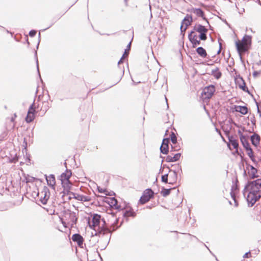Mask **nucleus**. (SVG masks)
Masks as SVG:
<instances>
[{
	"mask_svg": "<svg viewBox=\"0 0 261 261\" xmlns=\"http://www.w3.org/2000/svg\"><path fill=\"white\" fill-rule=\"evenodd\" d=\"M243 194L248 206H253L261 198V178L248 180L244 187Z\"/></svg>",
	"mask_w": 261,
	"mask_h": 261,
	"instance_id": "obj_1",
	"label": "nucleus"
},
{
	"mask_svg": "<svg viewBox=\"0 0 261 261\" xmlns=\"http://www.w3.org/2000/svg\"><path fill=\"white\" fill-rule=\"evenodd\" d=\"M251 36L245 35L241 41H236V46L237 51L241 57V53H245L250 49L251 45Z\"/></svg>",
	"mask_w": 261,
	"mask_h": 261,
	"instance_id": "obj_2",
	"label": "nucleus"
},
{
	"mask_svg": "<svg viewBox=\"0 0 261 261\" xmlns=\"http://www.w3.org/2000/svg\"><path fill=\"white\" fill-rule=\"evenodd\" d=\"M207 32L208 30L205 26L200 24H196L189 34L191 35H197L196 32H197L199 33V39L203 41H205L207 38Z\"/></svg>",
	"mask_w": 261,
	"mask_h": 261,
	"instance_id": "obj_3",
	"label": "nucleus"
},
{
	"mask_svg": "<svg viewBox=\"0 0 261 261\" xmlns=\"http://www.w3.org/2000/svg\"><path fill=\"white\" fill-rule=\"evenodd\" d=\"M154 193L151 189L148 188L143 193L139 200V203L144 204L154 197Z\"/></svg>",
	"mask_w": 261,
	"mask_h": 261,
	"instance_id": "obj_4",
	"label": "nucleus"
},
{
	"mask_svg": "<svg viewBox=\"0 0 261 261\" xmlns=\"http://www.w3.org/2000/svg\"><path fill=\"white\" fill-rule=\"evenodd\" d=\"M64 217L66 220H67L72 227L75 225L77 221V217L76 216V213L72 212L69 210L64 211Z\"/></svg>",
	"mask_w": 261,
	"mask_h": 261,
	"instance_id": "obj_5",
	"label": "nucleus"
},
{
	"mask_svg": "<svg viewBox=\"0 0 261 261\" xmlns=\"http://www.w3.org/2000/svg\"><path fill=\"white\" fill-rule=\"evenodd\" d=\"M215 91V87L211 85L205 87L201 93V96L203 99H209L213 95Z\"/></svg>",
	"mask_w": 261,
	"mask_h": 261,
	"instance_id": "obj_6",
	"label": "nucleus"
},
{
	"mask_svg": "<svg viewBox=\"0 0 261 261\" xmlns=\"http://www.w3.org/2000/svg\"><path fill=\"white\" fill-rule=\"evenodd\" d=\"M103 224L101 226L98 227V232L95 233V236H103L111 232V229L107 226L106 221L104 218L101 219Z\"/></svg>",
	"mask_w": 261,
	"mask_h": 261,
	"instance_id": "obj_7",
	"label": "nucleus"
},
{
	"mask_svg": "<svg viewBox=\"0 0 261 261\" xmlns=\"http://www.w3.org/2000/svg\"><path fill=\"white\" fill-rule=\"evenodd\" d=\"M100 215L97 214H94L92 218V225H91L90 222H89L90 227H93V229H94L96 232L98 231V227L100 226Z\"/></svg>",
	"mask_w": 261,
	"mask_h": 261,
	"instance_id": "obj_8",
	"label": "nucleus"
},
{
	"mask_svg": "<svg viewBox=\"0 0 261 261\" xmlns=\"http://www.w3.org/2000/svg\"><path fill=\"white\" fill-rule=\"evenodd\" d=\"M39 195H41L40 201L43 204H46L49 197L50 192L48 188L46 186H44L43 190Z\"/></svg>",
	"mask_w": 261,
	"mask_h": 261,
	"instance_id": "obj_9",
	"label": "nucleus"
},
{
	"mask_svg": "<svg viewBox=\"0 0 261 261\" xmlns=\"http://www.w3.org/2000/svg\"><path fill=\"white\" fill-rule=\"evenodd\" d=\"M106 202L108 204L110 207L114 208L119 211L122 210L121 208V206L117 204V200L115 197L108 198Z\"/></svg>",
	"mask_w": 261,
	"mask_h": 261,
	"instance_id": "obj_10",
	"label": "nucleus"
},
{
	"mask_svg": "<svg viewBox=\"0 0 261 261\" xmlns=\"http://www.w3.org/2000/svg\"><path fill=\"white\" fill-rule=\"evenodd\" d=\"M247 168H250V170L248 171V174L249 176V179H254L258 177L257 173V169L254 167L252 165L246 164Z\"/></svg>",
	"mask_w": 261,
	"mask_h": 261,
	"instance_id": "obj_11",
	"label": "nucleus"
},
{
	"mask_svg": "<svg viewBox=\"0 0 261 261\" xmlns=\"http://www.w3.org/2000/svg\"><path fill=\"white\" fill-rule=\"evenodd\" d=\"M71 239L73 242L77 243L79 247L83 248V242L84 239L80 233L73 234L72 236Z\"/></svg>",
	"mask_w": 261,
	"mask_h": 261,
	"instance_id": "obj_12",
	"label": "nucleus"
},
{
	"mask_svg": "<svg viewBox=\"0 0 261 261\" xmlns=\"http://www.w3.org/2000/svg\"><path fill=\"white\" fill-rule=\"evenodd\" d=\"M188 39L190 42L192 44V47L193 48H195L197 46L200 45L201 44V40L200 39L199 40L197 39V35H191L188 34Z\"/></svg>",
	"mask_w": 261,
	"mask_h": 261,
	"instance_id": "obj_13",
	"label": "nucleus"
},
{
	"mask_svg": "<svg viewBox=\"0 0 261 261\" xmlns=\"http://www.w3.org/2000/svg\"><path fill=\"white\" fill-rule=\"evenodd\" d=\"M169 172L172 173V174H171L170 175V181L169 182V184L170 185H174L175 184L177 180L178 176L177 173L178 171H177L176 170H172V169H169Z\"/></svg>",
	"mask_w": 261,
	"mask_h": 261,
	"instance_id": "obj_14",
	"label": "nucleus"
},
{
	"mask_svg": "<svg viewBox=\"0 0 261 261\" xmlns=\"http://www.w3.org/2000/svg\"><path fill=\"white\" fill-rule=\"evenodd\" d=\"M193 21V18L191 15L187 14L181 22V24L182 27L185 25V30H187L188 27L190 25Z\"/></svg>",
	"mask_w": 261,
	"mask_h": 261,
	"instance_id": "obj_15",
	"label": "nucleus"
},
{
	"mask_svg": "<svg viewBox=\"0 0 261 261\" xmlns=\"http://www.w3.org/2000/svg\"><path fill=\"white\" fill-rule=\"evenodd\" d=\"M45 178L47 185L54 189L56 184V179L55 175L54 174H50L47 176L46 175H45Z\"/></svg>",
	"mask_w": 261,
	"mask_h": 261,
	"instance_id": "obj_16",
	"label": "nucleus"
},
{
	"mask_svg": "<svg viewBox=\"0 0 261 261\" xmlns=\"http://www.w3.org/2000/svg\"><path fill=\"white\" fill-rule=\"evenodd\" d=\"M190 12L198 17H202L204 20H207L206 18L204 17V13L203 11L200 8H192L191 9ZM206 21L208 23V21Z\"/></svg>",
	"mask_w": 261,
	"mask_h": 261,
	"instance_id": "obj_17",
	"label": "nucleus"
},
{
	"mask_svg": "<svg viewBox=\"0 0 261 261\" xmlns=\"http://www.w3.org/2000/svg\"><path fill=\"white\" fill-rule=\"evenodd\" d=\"M251 143L253 145L257 147L260 143V137L257 134L254 133L250 137Z\"/></svg>",
	"mask_w": 261,
	"mask_h": 261,
	"instance_id": "obj_18",
	"label": "nucleus"
},
{
	"mask_svg": "<svg viewBox=\"0 0 261 261\" xmlns=\"http://www.w3.org/2000/svg\"><path fill=\"white\" fill-rule=\"evenodd\" d=\"M239 180L237 178V177H236V179L234 181L232 182V185L231 187V192H230V195H231V194H234V195H236L237 193V192L239 190Z\"/></svg>",
	"mask_w": 261,
	"mask_h": 261,
	"instance_id": "obj_19",
	"label": "nucleus"
},
{
	"mask_svg": "<svg viewBox=\"0 0 261 261\" xmlns=\"http://www.w3.org/2000/svg\"><path fill=\"white\" fill-rule=\"evenodd\" d=\"M71 175V171L67 169L65 172L61 174V179H63V180H66V182H68V181H70L69 178Z\"/></svg>",
	"mask_w": 261,
	"mask_h": 261,
	"instance_id": "obj_20",
	"label": "nucleus"
},
{
	"mask_svg": "<svg viewBox=\"0 0 261 261\" xmlns=\"http://www.w3.org/2000/svg\"><path fill=\"white\" fill-rule=\"evenodd\" d=\"M228 140L229 143L231 144V145L233 146V148L236 149V152H238V147H239V143L238 141L234 139L233 136L228 137Z\"/></svg>",
	"mask_w": 261,
	"mask_h": 261,
	"instance_id": "obj_21",
	"label": "nucleus"
},
{
	"mask_svg": "<svg viewBox=\"0 0 261 261\" xmlns=\"http://www.w3.org/2000/svg\"><path fill=\"white\" fill-rule=\"evenodd\" d=\"M61 180L62 187L64 188V191H66V192H64V194H65L68 191H69L72 184L70 181H68V182H66V180H63V179H61Z\"/></svg>",
	"mask_w": 261,
	"mask_h": 261,
	"instance_id": "obj_22",
	"label": "nucleus"
},
{
	"mask_svg": "<svg viewBox=\"0 0 261 261\" xmlns=\"http://www.w3.org/2000/svg\"><path fill=\"white\" fill-rule=\"evenodd\" d=\"M196 53L202 58H205L207 54L206 50L202 47H198L196 49Z\"/></svg>",
	"mask_w": 261,
	"mask_h": 261,
	"instance_id": "obj_23",
	"label": "nucleus"
},
{
	"mask_svg": "<svg viewBox=\"0 0 261 261\" xmlns=\"http://www.w3.org/2000/svg\"><path fill=\"white\" fill-rule=\"evenodd\" d=\"M237 76L239 77V80L241 81V83H242V85H241V84L239 85V88L241 89H242V90H243L244 91L249 93V92L248 89L247 87L246 86V83H245L244 80H243V77H241L240 75V74L237 75Z\"/></svg>",
	"mask_w": 261,
	"mask_h": 261,
	"instance_id": "obj_24",
	"label": "nucleus"
},
{
	"mask_svg": "<svg viewBox=\"0 0 261 261\" xmlns=\"http://www.w3.org/2000/svg\"><path fill=\"white\" fill-rule=\"evenodd\" d=\"M136 213L133 211V210L130 208L128 210H126L123 214V216L124 218H127L128 217H135L136 216Z\"/></svg>",
	"mask_w": 261,
	"mask_h": 261,
	"instance_id": "obj_25",
	"label": "nucleus"
},
{
	"mask_svg": "<svg viewBox=\"0 0 261 261\" xmlns=\"http://www.w3.org/2000/svg\"><path fill=\"white\" fill-rule=\"evenodd\" d=\"M236 111L243 115H245L248 113V108L246 106H239L236 108Z\"/></svg>",
	"mask_w": 261,
	"mask_h": 261,
	"instance_id": "obj_26",
	"label": "nucleus"
},
{
	"mask_svg": "<svg viewBox=\"0 0 261 261\" xmlns=\"http://www.w3.org/2000/svg\"><path fill=\"white\" fill-rule=\"evenodd\" d=\"M212 74L216 79H220L222 75V73L219 71V68L218 67H216L212 70Z\"/></svg>",
	"mask_w": 261,
	"mask_h": 261,
	"instance_id": "obj_27",
	"label": "nucleus"
},
{
	"mask_svg": "<svg viewBox=\"0 0 261 261\" xmlns=\"http://www.w3.org/2000/svg\"><path fill=\"white\" fill-rule=\"evenodd\" d=\"M175 188L166 189L163 187L162 188L161 194L162 195L163 197H166L170 194L171 190L174 189Z\"/></svg>",
	"mask_w": 261,
	"mask_h": 261,
	"instance_id": "obj_28",
	"label": "nucleus"
},
{
	"mask_svg": "<svg viewBox=\"0 0 261 261\" xmlns=\"http://www.w3.org/2000/svg\"><path fill=\"white\" fill-rule=\"evenodd\" d=\"M75 199L82 201H89L90 200V198L88 196L79 194H77Z\"/></svg>",
	"mask_w": 261,
	"mask_h": 261,
	"instance_id": "obj_29",
	"label": "nucleus"
},
{
	"mask_svg": "<svg viewBox=\"0 0 261 261\" xmlns=\"http://www.w3.org/2000/svg\"><path fill=\"white\" fill-rule=\"evenodd\" d=\"M35 119V114L31 113V112L28 113L27 115L25 118V121L27 123H30L32 122Z\"/></svg>",
	"mask_w": 261,
	"mask_h": 261,
	"instance_id": "obj_30",
	"label": "nucleus"
},
{
	"mask_svg": "<svg viewBox=\"0 0 261 261\" xmlns=\"http://www.w3.org/2000/svg\"><path fill=\"white\" fill-rule=\"evenodd\" d=\"M241 142L245 149L250 147V145L246 137L240 140Z\"/></svg>",
	"mask_w": 261,
	"mask_h": 261,
	"instance_id": "obj_31",
	"label": "nucleus"
},
{
	"mask_svg": "<svg viewBox=\"0 0 261 261\" xmlns=\"http://www.w3.org/2000/svg\"><path fill=\"white\" fill-rule=\"evenodd\" d=\"M160 149L161 152L164 154H167L169 152V146L161 145Z\"/></svg>",
	"mask_w": 261,
	"mask_h": 261,
	"instance_id": "obj_32",
	"label": "nucleus"
},
{
	"mask_svg": "<svg viewBox=\"0 0 261 261\" xmlns=\"http://www.w3.org/2000/svg\"><path fill=\"white\" fill-rule=\"evenodd\" d=\"M170 139L173 145H176L177 143V137L176 134L174 132H172L170 136Z\"/></svg>",
	"mask_w": 261,
	"mask_h": 261,
	"instance_id": "obj_33",
	"label": "nucleus"
},
{
	"mask_svg": "<svg viewBox=\"0 0 261 261\" xmlns=\"http://www.w3.org/2000/svg\"><path fill=\"white\" fill-rule=\"evenodd\" d=\"M31 112V113H33L35 115L36 113V107L35 106L34 101L33 102V103L30 106L28 113Z\"/></svg>",
	"mask_w": 261,
	"mask_h": 261,
	"instance_id": "obj_34",
	"label": "nucleus"
},
{
	"mask_svg": "<svg viewBox=\"0 0 261 261\" xmlns=\"http://www.w3.org/2000/svg\"><path fill=\"white\" fill-rule=\"evenodd\" d=\"M130 47H131V41L129 42V43L127 44L126 46V48L125 49L124 53L123 55V57H127L129 54V51L130 50Z\"/></svg>",
	"mask_w": 261,
	"mask_h": 261,
	"instance_id": "obj_35",
	"label": "nucleus"
},
{
	"mask_svg": "<svg viewBox=\"0 0 261 261\" xmlns=\"http://www.w3.org/2000/svg\"><path fill=\"white\" fill-rule=\"evenodd\" d=\"M168 180V173H166L163 175L161 177V181L163 182H164L165 184H169Z\"/></svg>",
	"mask_w": 261,
	"mask_h": 261,
	"instance_id": "obj_36",
	"label": "nucleus"
},
{
	"mask_svg": "<svg viewBox=\"0 0 261 261\" xmlns=\"http://www.w3.org/2000/svg\"><path fill=\"white\" fill-rule=\"evenodd\" d=\"M180 149V146L179 144L176 143V145H171V151H178Z\"/></svg>",
	"mask_w": 261,
	"mask_h": 261,
	"instance_id": "obj_37",
	"label": "nucleus"
},
{
	"mask_svg": "<svg viewBox=\"0 0 261 261\" xmlns=\"http://www.w3.org/2000/svg\"><path fill=\"white\" fill-rule=\"evenodd\" d=\"M247 151V155L249 156L250 158H252L253 155V152L252 148L250 147L247 148V149H245Z\"/></svg>",
	"mask_w": 261,
	"mask_h": 261,
	"instance_id": "obj_38",
	"label": "nucleus"
},
{
	"mask_svg": "<svg viewBox=\"0 0 261 261\" xmlns=\"http://www.w3.org/2000/svg\"><path fill=\"white\" fill-rule=\"evenodd\" d=\"M67 195H69V199H71V198H73L75 199V197H76L77 195L70 191H68L66 193Z\"/></svg>",
	"mask_w": 261,
	"mask_h": 261,
	"instance_id": "obj_39",
	"label": "nucleus"
},
{
	"mask_svg": "<svg viewBox=\"0 0 261 261\" xmlns=\"http://www.w3.org/2000/svg\"><path fill=\"white\" fill-rule=\"evenodd\" d=\"M169 139L168 138H164L162 141V145L169 146Z\"/></svg>",
	"mask_w": 261,
	"mask_h": 261,
	"instance_id": "obj_40",
	"label": "nucleus"
},
{
	"mask_svg": "<svg viewBox=\"0 0 261 261\" xmlns=\"http://www.w3.org/2000/svg\"><path fill=\"white\" fill-rule=\"evenodd\" d=\"M181 156L180 153H177L174 155L173 156V160L174 162H176L178 161Z\"/></svg>",
	"mask_w": 261,
	"mask_h": 261,
	"instance_id": "obj_41",
	"label": "nucleus"
},
{
	"mask_svg": "<svg viewBox=\"0 0 261 261\" xmlns=\"http://www.w3.org/2000/svg\"><path fill=\"white\" fill-rule=\"evenodd\" d=\"M231 197L232 199L234 200V206H235V207H238V205H239V202H238V201L236 200V195H234V194H233L232 193V194H231Z\"/></svg>",
	"mask_w": 261,
	"mask_h": 261,
	"instance_id": "obj_42",
	"label": "nucleus"
},
{
	"mask_svg": "<svg viewBox=\"0 0 261 261\" xmlns=\"http://www.w3.org/2000/svg\"><path fill=\"white\" fill-rule=\"evenodd\" d=\"M166 161L167 162H174L173 156L171 155H168L166 157Z\"/></svg>",
	"mask_w": 261,
	"mask_h": 261,
	"instance_id": "obj_43",
	"label": "nucleus"
},
{
	"mask_svg": "<svg viewBox=\"0 0 261 261\" xmlns=\"http://www.w3.org/2000/svg\"><path fill=\"white\" fill-rule=\"evenodd\" d=\"M35 57L36 61L37 70L38 72V74H39V76H40V74L39 71L38 61L37 54L36 51H35Z\"/></svg>",
	"mask_w": 261,
	"mask_h": 261,
	"instance_id": "obj_44",
	"label": "nucleus"
},
{
	"mask_svg": "<svg viewBox=\"0 0 261 261\" xmlns=\"http://www.w3.org/2000/svg\"><path fill=\"white\" fill-rule=\"evenodd\" d=\"M250 121L253 126H255L256 120L254 115L250 117Z\"/></svg>",
	"mask_w": 261,
	"mask_h": 261,
	"instance_id": "obj_45",
	"label": "nucleus"
},
{
	"mask_svg": "<svg viewBox=\"0 0 261 261\" xmlns=\"http://www.w3.org/2000/svg\"><path fill=\"white\" fill-rule=\"evenodd\" d=\"M97 190L99 193H105L106 195H107V194L106 193L107 192V190L106 189H102V188H100V187H97Z\"/></svg>",
	"mask_w": 261,
	"mask_h": 261,
	"instance_id": "obj_46",
	"label": "nucleus"
},
{
	"mask_svg": "<svg viewBox=\"0 0 261 261\" xmlns=\"http://www.w3.org/2000/svg\"><path fill=\"white\" fill-rule=\"evenodd\" d=\"M36 31L34 30H32L29 32V36L31 37H34L36 34Z\"/></svg>",
	"mask_w": 261,
	"mask_h": 261,
	"instance_id": "obj_47",
	"label": "nucleus"
},
{
	"mask_svg": "<svg viewBox=\"0 0 261 261\" xmlns=\"http://www.w3.org/2000/svg\"><path fill=\"white\" fill-rule=\"evenodd\" d=\"M120 227L119 226H116V225H111V227L110 228L111 229V232L110 233H112V232L115 231L116 229H117L119 227Z\"/></svg>",
	"mask_w": 261,
	"mask_h": 261,
	"instance_id": "obj_48",
	"label": "nucleus"
},
{
	"mask_svg": "<svg viewBox=\"0 0 261 261\" xmlns=\"http://www.w3.org/2000/svg\"><path fill=\"white\" fill-rule=\"evenodd\" d=\"M260 74H261V70L260 71H254L253 72V76L254 77H256L258 75H259Z\"/></svg>",
	"mask_w": 261,
	"mask_h": 261,
	"instance_id": "obj_49",
	"label": "nucleus"
},
{
	"mask_svg": "<svg viewBox=\"0 0 261 261\" xmlns=\"http://www.w3.org/2000/svg\"><path fill=\"white\" fill-rule=\"evenodd\" d=\"M180 34L184 37L185 34V32L186 30H185V28H184V27H182V25H181L180 26Z\"/></svg>",
	"mask_w": 261,
	"mask_h": 261,
	"instance_id": "obj_50",
	"label": "nucleus"
},
{
	"mask_svg": "<svg viewBox=\"0 0 261 261\" xmlns=\"http://www.w3.org/2000/svg\"><path fill=\"white\" fill-rule=\"evenodd\" d=\"M172 166L173 167V166H174V165H172ZM175 167H177L178 170L177 171H178V173H179V174L182 173V169H181V166H180L179 164H178L177 165H175Z\"/></svg>",
	"mask_w": 261,
	"mask_h": 261,
	"instance_id": "obj_51",
	"label": "nucleus"
},
{
	"mask_svg": "<svg viewBox=\"0 0 261 261\" xmlns=\"http://www.w3.org/2000/svg\"><path fill=\"white\" fill-rule=\"evenodd\" d=\"M251 256L250 252L245 253L243 255V258H249Z\"/></svg>",
	"mask_w": 261,
	"mask_h": 261,
	"instance_id": "obj_52",
	"label": "nucleus"
},
{
	"mask_svg": "<svg viewBox=\"0 0 261 261\" xmlns=\"http://www.w3.org/2000/svg\"><path fill=\"white\" fill-rule=\"evenodd\" d=\"M238 134H239V136H240V140H241V139H243V138H244L246 137H245V136H244V135L242 133V132H241V131L240 130H238Z\"/></svg>",
	"mask_w": 261,
	"mask_h": 261,
	"instance_id": "obj_53",
	"label": "nucleus"
},
{
	"mask_svg": "<svg viewBox=\"0 0 261 261\" xmlns=\"http://www.w3.org/2000/svg\"><path fill=\"white\" fill-rule=\"evenodd\" d=\"M163 162H164V160H163H163H162V162H161V167H162V168H163V169H164V168H168V169H169H169H170L169 168V166H167V165L164 164V165H162Z\"/></svg>",
	"mask_w": 261,
	"mask_h": 261,
	"instance_id": "obj_54",
	"label": "nucleus"
},
{
	"mask_svg": "<svg viewBox=\"0 0 261 261\" xmlns=\"http://www.w3.org/2000/svg\"><path fill=\"white\" fill-rule=\"evenodd\" d=\"M126 58V57H123V56H122V57L121 58V59H120V60L118 62V65L123 62V58Z\"/></svg>",
	"mask_w": 261,
	"mask_h": 261,
	"instance_id": "obj_55",
	"label": "nucleus"
},
{
	"mask_svg": "<svg viewBox=\"0 0 261 261\" xmlns=\"http://www.w3.org/2000/svg\"><path fill=\"white\" fill-rule=\"evenodd\" d=\"M238 77L236 78V80L237 81V82L238 83V85L239 84L242 85V83H241V81L239 80V77L237 76Z\"/></svg>",
	"mask_w": 261,
	"mask_h": 261,
	"instance_id": "obj_56",
	"label": "nucleus"
},
{
	"mask_svg": "<svg viewBox=\"0 0 261 261\" xmlns=\"http://www.w3.org/2000/svg\"><path fill=\"white\" fill-rule=\"evenodd\" d=\"M252 158H250L251 159V160L255 164H257V162L256 161L255 158H254V156L253 155V157H251Z\"/></svg>",
	"mask_w": 261,
	"mask_h": 261,
	"instance_id": "obj_57",
	"label": "nucleus"
},
{
	"mask_svg": "<svg viewBox=\"0 0 261 261\" xmlns=\"http://www.w3.org/2000/svg\"><path fill=\"white\" fill-rule=\"evenodd\" d=\"M118 221H119L118 219H116L115 220V221L112 224V225H114L117 226V224L118 223Z\"/></svg>",
	"mask_w": 261,
	"mask_h": 261,
	"instance_id": "obj_58",
	"label": "nucleus"
},
{
	"mask_svg": "<svg viewBox=\"0 0 261 261\" xmlns=\"http://www.w3.org/2000/svg\"><path fill=\"white\" fill-rule=\"evenodd\" d=\"M255 102H256V105L257 108V113L258 114H259L261 112H260V110L259 109L258 103L256 101H255Z\"/></svg>",
	"mask_w": 261,
	"mask_h": 261,
	"instance_id": "obj_59",
	"label": "nucleus"
},
{
	"mask_svg": "<svg viewBox=\"0 0 261 261\" xmlns=\"http://www.w3.org/2000/svg\"><path fill=\"white\" fill-rule=\"evenodd\" d=\"M218 41H219V47H220V48H219V50H218V54H219V53H220V50H221V47H222V44H221V43L220 42V40H219V39Z\"/></svg>",
	"mask_w": 261,
	"mask_h": 261,
	"instance_id": "obj_60",
	"label": "nucleus"
},
{
	"mask_svg": "<svg viewBox=\"0 0 261 261\" xmlns=\"http://www.w3.org/2000/svg\"><path fill=\"white\" fill-rule=\"evenodd\" d=\"M23 143H24L25 144V148H24L25 149L26 147H27V142L25 138H24Z\"/></svg>",
	"mask_w": 261,
	"mask_h": 261,
	"instance_id": "obj_61",
	"label": "nucleus"
},
{
	"mask_svg": "<svg viewBox=\"0 0 261 261\" xmlns=\"http://www.w3.org/2000/svg\"><path fill=\"white\" fill-rule=\"evenodd\" d=\"M163 169H164L162 168V167H161L160 170H159V173H162L163 171Z\"/></svg>",
	"mask_w": 261,
	"mask_h": 261,
	"instance_id": "obj_62",
	"label": "nucleus"
},
{
	"mask_svg": "<svg viewBox=\"0 0 261 261\" xmlns=\"http://www.w3.org/2000/svg\"><path fill=\"white\" fill-rule=\"evenodd\" d=\"M243 176L244 177L246 176H247V172H246V171L245 170H244V173H243Z\"/></svg>",
	"mask_w": 261,
	"mask_h": 261,
	"instance_id": "obj_63",
	"label": "nucleus"
},
{
	"mask_svg": "<svg viewBox=\"0 0 261 261\" xmlns=\"http://www.w3.org/2000/svg\"><path fill=\"white\" fill-rule=\"evenodd\" d=\"M245 11L244 9H243L242 10L239 11V13L240 14H242Z\"/></svg>",
	"mask_w": 261,
	"mask_h": 261,
	"instance_id": "obj_64",
	"label": "nucleus"
}]
</instances>
